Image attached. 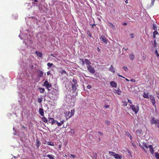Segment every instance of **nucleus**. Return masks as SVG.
Masks as SVG:
<instances>
[{"label":"nucleus","mask_w":159,"mask_h":159,"mask_svg":"<svg viewBox=\"0 0 159 159\" xmlns=\"http://www.w3.org/2000/svg\"><path fill=\"white\" fill-rule=\"evenodd\" d=\"M75 113V110L74 109L70 111V112L69 111H65L64 113V116L67 120L69 118L72 117Z\"/></svg>","instance_id":"f257e3e1"},{"label":"nucleus","mask_w":159,"mask_h":159,"mask_svg":"<svg viewBox=\"0 0 159 159\" xmlns=\"http://www.w3.org/2000/svg\"><path fill=\"white\" fill-rule=\"evenodd\" d=\"M151 124H155V126L159 128V120L156 119L154 117H152L150 120Z\"/></svg>","instance_id":"f03ea898"},{"label":"nucleus","mask_w":159,"mask_h":159,"mask_svg":"<svg viewBox=\"0 0 159 159\" xmlns=\"http://www.w3.org/2000/svg\"><path fill=\"white\" fill-rule=\"evenodd\" d=\"M130 108L134 112L135 114H137L139 110V107L138 105H131L130 106Z\"/></svg>","instance_id":"7ed1b4c3"},{"label":"nucleus","mask_w":159,"mask_h":159,"mask_svg":"<svg viewBox=\"0 0 159 159\" xmlns=\"http://www.w3.org/2000/svg\"><path fill=\"white\" fill-rule=\"evenodd\" d=\"M85 63L87 65V70H94V68L90 65L91 63L88 59H84Z\"/></svg>","instance_id":"20e7f679"},{"label":"nucleus","mask_w":159,"mask_h":159,"mask_svg":"<svg viewBox=\"0 0 159 159\" xmlns=\"http://www.w3.org/2000/svg\"><path fill=\"white\" fill-rule=\"evenodd\" d=\"M43 85L45 86L48 90H50L49 88L52 87V84H49L48 80H46L45 81Z\"/></svg>","instance_id":"39448f33"},{"label":"nucleus","mask_w":159,"mask_h":159,"mask_svg":"<svg viewBox=\"0 0 159 159\" xmlns=\"http://www.w3.org/2000/svg\"><path fill=\"white\" fill-rule=\"evenodd\" d=\"M139 146L140 147V148H143V149L144 150L145 152H147L146 150H145V148L147 149H148V147L146 143H144V142H143L142 143V145H141L140 144V143L139 142Z\"/></svg>","instance_id":"423d86ee"},{"label":"nucleus","mask_w":159,"mask_h":159,"mask_svg":"<svg viewBox=\"0 0 159 159\" xmlns=\"http://www.w3.org/2000/svg\"><path fill=\"white\" fill-rule=\"evenodd\" d=\"M149 97L150 98L151 102H152L153 106L156 108V101L154 97L152 95H150Z\"/></svg>","instance_id":"0eeeda50"},{"label":"nucleus","mask_w":159,"mask_h":159,"mask_svg":"<svg viewBox=\"0 0 159 159\" xmlns=\"http://www.w3.org/2000/svg\"><path fill=\"white\" fill-rule=\"evenodd\" d=\"M71 84L72 86L71 90L73 92H76L77 89V87L79 86V85H76L75 84H73V83H71Z\"/></svg>","instance_id":"6e6552de"},{"label":"nucleus","mask_w":159,"mask_h":159,"mask_svg":"<svg viewBox=\"0 0 159 159\" xmlns=\"http://www.w3.org/2000/svg\"><path fill=\"white\" fill-rule=\"evenodd\" d=\"M100 39L103 42L105 43H107V40L105 36L103 35H101Z\"/></svg>","instance_id":"1a4fd4ad"},{"label":"nucleus","mask_w":159,"mask_h":159,"mask_svg":"<svg viewBox=\"0 0 159 159\" xmlns=\"http://www.w3.org/2000/svg\"><path fill=\"white\" fill-rule=\"evenodd\" d=\"M30 69H31V70H37L38 69V68H37L38 67L35 64H31L30 66Z\"/></svg>","instance_id":"9d476101"},{"label":"nucleus","mask_w":159,"mask_h":159,"mask_svg":"<svg viewBox=\"0 0 159 159\" xmlns=\"http://www.w3.org/2000/svg\"><path fill=\"white\" fill-rule=\"evenodd\" d=\"M39 112L41 116H44V112L43 109L40 108L39 109Z\"/></svg>","instance_id":"9b49d317"},{"label":"nucleus","mask_w":159,"mask_h":159,"mask_svg":"<svg viewBox=\"0 0 159 159\" xmlns=\"http://www.w3.org/2000/svg\"><path fill=\"white\" fill-rule=\"evenodd\" d=\"M125 134L128 136L130 139L131 141L132 142L133 139L131 135L128 132H127L125 133Z\"/></svg>","instance_id":"f8f14e48"},{"label":"nucleus","mask_w":159,"mask_h":159,"mask_svg":"<svg viewBox=\"0 0 159 159\" xmlns=\"http://www.w3.org/2000/svg\"><path fill=\"white\" fill-rule=\"evenodd\" d=\"M114 157L115 159H122V157L121 156L119 155L118 154H116L115 155Z\"/></svg>","instance_id":"ddd939ff"},{"label":"nucleus","mask_w":159,"mask_h":159,"mask_svg":"<svg viewBox=\"0 0 159 159\" xmlns=\"http://www.w3.org/2000/svg\"><path fill=\"white\" fill-rule=\"evenodd\" d=\"M149 148L150 151L152 154L154 153V150L153 147L152 145H149L148 147Z\"/></svg>","instance_id":"4468645a"},{"label":"nucleus","mask_w":159,"mask_h":159,"mask_svg":"<svg viewBox=\"0 0 159 159\" xmlns=\"http://www.w3.org/2000/svg\"><path fill=\"white\" fill-rule=\"evenodd\" d=\"M110 84L112 87H116L117 86V84L113 81H111Z\"/></svg>","instance_id":"2eb2a0df"},{"label":"nucleus","mask_w":159,"mask_h":159,"mask_svg":"<svg viewBox=\"0 0 159 159\" xmlns=\"http://www.w3.org/2000/svg\"><path fill=\"white\" fill-rule=\"evenodd\" d=\"M35 53L37 54V56L39 57H42L43 56L42 53L41 52H38L37 51H36L35 52Z\"/></svg>","instance_id":"dca6fc26"},{"label":"nucleus","mask_w":159,"mask_h":159,"mask_svg":"<svg viewBox=\"0 0 159 159\" xmlns=\"http://www.w3.org/2000/svg\"><path fill=\"white\" fill-rule=\"evenodd\" d=\"M48 121L50 123H51L52 125L54 124V119L52 118L49 117L48 118Z\"/></svg>","instance_id":"f3484780"},{"label":"nucleus","mask_w":159,"mask_h":159,"mask_svg":"<svg viewBox=\"0 0 159 159\" xmlns=\"http://www.w3.org/2000/svg\"><path fill=\"white\" fill-rule=\"evenodd\" d=\"M143 96L144 98H148L149 97H150L149 96L148 93H145L144 92L143 93Z\"/></svg>","instance_id":"a211bd4d"},{"label":"nucleus","mask_w":159,"mask_h":159,"mask_svg":"<svg viewBox=\"0 0 159 159\" xmlns=\"http://www.w3.org/2000/svg\"><path fill=\"white\" fill-rule=\"evenodd\" d=\"M64 121L63 120H61L60 122H59L58 121L57 122L56 124L58 126H60L61 125L64 123Z\"/></svg>","instance_id":"6ab92c4d"},{"label":"nucleus","mask_w":159,"mask_h":159,"mask_svg":"<svg viewBox=\"0 0 159 159\" xmlns=\"http://www.w3.org/2000/svg\"><path fill=\"white\" fill-rule=\"evenodd\" d=\"M36 146L37 148H38L41 144V143L38 139H36Z\"/></svg>","instance_id":"aec40b11"},{"label":"nucleus","mask_w":159,"mask_h":159,"mask_svg":"<svg viewBox=\"0 0 159 159\" xmlns=\"http://www.w3.org/2000/svg\"><path fill=\"white\" fill-rule=\"evenodd\" d=\"M115 93L118 95H120L121 93V92L120 90L119 89L117 90H115Z\"/></svg>","instance_id":"412c9836"},{"label":"nucleus","mask_w":159,"mask_h":159,"mask_svg":"<svg viewBox=\"0 0 159 159\" xmlns=\"http://www.w3.org/2000/svg\"><path fill=\"white\" fill-rule=\"evenodd\" d=\"M38 89L39 90L40 92L41 93H43L45 91L44 89L43 88L39 87Z\"/></svg>","instance_id":"4be33fe9"},{"label":"nucleus","mask_w":159,"mask_h":159,"mask_svg":"<svg viewBox=\"0 0 159 159\" xmlns=\"http://www.w3.org/2000/svg\"><path fill=\"white\" fill-rule=\"evenodd\" d=\"M43 117L42 118V120L45 123H47L48 120L44 116H43Z\"/></svg>","instance_id":"5701e85b"},{"label":"nucleus","mask_w":159,"mask_h":159,"mask_svg":"<svg viewBox=\"0 0 159 159\" xmlns=\"http://www.w3.org/2000/svg\"><path fill=\"white\" fill-rule=\"evenodd\" d=\"M72 81L73 83V84H75L76 85H78L77 84V81L76 79L73 78V79Z\"/></svg>","instance_id":"b1692460"},{"label":"nucleus","mask_w":159,"mask_h":159,"mask_svg":"<svg viewBox=\"0 0 159 159\" xmlns=\"http://www.w3.org/2000/svg\"><path fill=\"white\" fill-rule=\"evenodd\" d=\"M60 73L62 75H68V73L66 72L65 70H61Z\"/></svg>","instance_id":"393cba45"},{"label":"nucleus","mask_w":159,"mask_h":159,"mask_svg":"<svg viewBox=\"0 0 159 159\" xmlns=\"http://www.w3.org/2000/svg\"><path fill=\"white\" fill-rule=\"evenodd\" d=\"M155 156L157 159H159V153L158 152L155 153Z\"/></svg>","instance_id":"a878e982"},{"label":"nucleus","mask_w":159,"mask_h":159,"mask_svg":"<svg viewBox=\"0 0 159 159\" xmlns=\"http://www.w3.org/2000/svg\"><path fill=\"white\" fill-rule=\"evenodd\" d=\"M47 144L51 146H54V143L52 142H48Z\"/></svg>","instance_id":"bb28decb"},{"label":"nucleus","mask_w":159,"mask_h":159,"mask_svg":"<svg viewBox=\"0 0 159 159\" xmlns=\"http://www.w3.org/2000/svg\"><path fill=\"white\" fill-rule=\"evenodd\" d=\"M47 157L50 159H55L54 158V156L48 154L47 155Z\"/></svg>","instance_id":"cd10ccee"},{"label":"nucleus","mask_w":159,"mask_h":159,"mask_svg":"<svg viewBox=\"0 0 159 159\" xmlns=\"http://www.w3.org/2000/svg\"><path fill=\"white\" fill-rule=\"evenodd\" d=\"M43 72L42 71H39V73L38 75V76L39 77H41L43 76Z\"/></svg>","instance_id":"c85d7f7f"},{"label":"nucleus","mask_w":159,"mask_h":159,"mask_svg":"<svg viewBox=\"0 0 159 159\" xmlns=\"http://www.w3.org/2000/svg\"><path fill=\"white\" fill-rule=\"evenodd\" d=\"M129 57H130V59L131 60H134V54H131L130 55Z\"/></svg>","instance_id":"c756f323"},{"label":"nucleus","mask_w":159,"mask_h":159,"mask_svg":"<svg viewBox=\"0 0 159 159\" xmlns=\"http://www.w3.org/2000/svg\"><path fill=\"white\" fill-rule=\"evenodd\" d=\"M109 154L111 156H115V155L116 154V153L115 152H109Z\"/></svg>","instance_id":"7c9ffc66"},{"label":"nucleus","mask_w":159,"mask_h":159,"mask_svg":"<svg viewBox=\"0 0 159 159\" xmlns=\"http://www.w3.org/2000/svg\"><path fill=\"white\" fill-rule=\"evenodd\" d=\"M108 23L110 24V25L109 26L111 28H114L115 27V26L111 22H108Z\"/></svg>","instance_id":"2f4dec72"},{"label":"nucleus","mask_w":159,"mask_h":159,"mask_svg":"<svg viewBox=\"0 0 159 159\" xmlns=\"http://www.w3.org/2000/svg\"><path fill=\"white\" fill-rule=\"evenodd\" d=\"M87 35L90 37H92V36L91 35V34L90 33V32L89 30H88L87 31Z\"/></svg>","instance_id":"473e14b6"},{"label":"nucleus","mask_w":159,"mask_h":159,"mask_svg":"<svg viewBox=\"0 0 159 159\" xmlns=\"http://www.w3.org/2000/svg\"><path fill=\"white\" fill-rule=\"evenodd\" d=\"M157 27L156 26V25L153 24V29L154 30H157Z\"/></svg>","instance_id":"72a5a7b5"},{"label":"nucleus","mask_w":159,"mask_h":159,"mask_svg":"<svg viewBox=\"0 0 159 159\" xmlns=\"http://www.w3.org/2000/svg\"><path fill=\"white\" fill-rule=\"evenodd\" d=\"M97 156H98V155H97V153H94L93 154V157L95 159H96L97 158Z\"/></svg>","instance_id":"f704fd0d"},{"label":"nucleus","mask_w":159,"mask_h":159,"mask_svg":"<svg viewBox=\"0 0 159 159\" xmlns=\"http://www.w3.org/2000/svg\"><path fill=\"white\" fill-rule=\"evenodd\" d=\"M79 60L81 61L82 62V65H84V60L83 59L80 58H79Z\"/></svg>","instance_id":"c9c22d12"},{"label":"nucleus","mask_w":159,"mask_h":159,"mask_svg":"<svg viewBox=\"0 0 159 159\" xmlns=\"http://www.w3.org/2000/svg\"><path fill=\"white\" fill-rule=\"evenodd\" d=\"M42 98H40L38 99V102L39 103H41L42 102Z\"/></svg>","instance_id":"e433bc0d"},{"label":"nucleus","mask_w":159,"mask_h":159,"mask_svg":"<svg viewBox=\"0 0 159 159\" xmlns=\"http://www.w3.org/2000/svg\"><path fill=\"white\" fill-rule=\"evenodd\" d=\"M53 65V64L52 63H47V66L49 67H51Z\"/></svg>","instance_id":"4c0bfd02"},{"label":"nucleus","mask_w":159,"mask_h":159,"mask_svg":"<svg viewBox=\"0 0 159 159\" xmlns=\"http://www.w3.org/2000/svg\"><path fill=\"white\" fill-rule=\"evenodd\" d=\"M155 53L156 54V55L157 57H159V54L158 53V52H157V50H156V51H155Z\"/></svg>","instance_id":"58836bf2"},{"label":"nucleus","mask_w":159,"mask_h":159,"mask_svg":"<svg viewBox=\"0 0 159 159\" xmlns=\"http://www.w3.org/2000/svg\"><path fill=\"white\" fill-rule=\"evenodd\" d=\"M129 36H130V38H134V34H129Z\"/></svg>","instance_id":"ea45409f"},{"label":"nucleus","mask_w":159,"mask_h":159,"mask_svg":"<svg viewBox=\"0 0 159 159\" xmlns=\"http://www.w3.org/2000/svg\"><path fill=\"white\" fill-rule=\"evenodd\" d=\"M92 86L90 84H88L87 86V88L88 89H90L91 88Z\"/></svg>","instance_id":"a19ab883"},{"label":"nucleus","mask_w":159,"mask_h":159,"mask_svg":"<svg viewBox=\"0 0 159 159\" xmlns=\"http://www.w3.org/2000/svg\"><path fill=\"white\" fill-rule=\"evenodd\" d=\"M90 71V72L92 73V74H94L95 72V70H89Z\"/></svg>","instance_id":"79ce46f5"},{"label":"nucleus","mask_w":159,"mask_h":159,"mask_svg":"<svg viewBox=\"0 0 159 159\" xmlns=\"http://www.w3.org/2000/svg\"><path fill=\"white\" fill-rule=\"evenodd\" d=\"M151 5L153 6L154 5L155 0H151Z\"/></svg>","instance_id":"37998d69"},{"label":"nucleus","mask_w":159,"mask_h":159,"mask_svg":"<svg viewBox=\"0 0 159 159\" xmlns=\"http://www.w3.org/2000/svg\"><path fill=\"white\" fill-rule=\"evenodd\" d=\"M153 34L156 35L158 34V32L156 31V30H155L153 32Z\"/></svg>","instance_id":"c03bdc74"},{"label":"nucleus","mask_w":159,"mask_h":159,"mask_svg":"<svg viewBox=\"0 0 159 159\" xmlns=\"http://www.w3.org/2000/svg\"><path fill=\"white\" fill-rule=\"evenodd\" d=\"M106 123L107 125H110V122L108 121H106Z\"/></svg>","instance_id":"a18cd8bd"},{"label":"nucleus","mask_w":159,"mask_h":159,"mask_svg":"<svg viewBox=\"0 0 159 159\" xmlns=\"http://www.w3.org/2000/svg\"><path fill=\"white\" fill-rule=\"evenodd\" d=\"M137 132L139 135V134L141 133V130H138L137 131Z\"/></svg>","instance_id":"49530a36"},{"label":"nucleus","mask_w":159,"mask_h":159,"mask_svg":"<svg viewBox=\"0 0 159 159\" xmlns=\"http://www.w3.org/2000/svg\"><path fill=\"white\" fill-rule=\"evenodd\" d=\"M128 101L129 103H130V104H132V101L130 99H128Z\"/></svg>","instance_id":"de8ad7c7"},{"label":"nucleus","mask_w":159,"mask_h":159,"mask_svg":"<svg viewBox=\"0 0 159 159\" xmlns=\"http://www.w3.org/2000/svg\"><path fill=\"white\" fill-rule=\"evenodd\" d=\"M70 156V157H72L73 158H74L75 157V155L72 154H71Z\"/></svg>","instance_id":"09e8293b"},{"label":"nucleus","mask_w":159,"mask_h":159,"mask_svg":"<svg viewBox=\"0 0 159 159\" xmlns=\"http://www.w3.org/2000/svg\"><path fill=\"white\" fill-rule=\"evenodd\" d=\"M128 102H124V105L125 106H126L127 105Z\"/></svg>","instance_id":"8fccbe9b"},{"label":"nucleus","mask_w":159,"mask_h":159,"mask_svg":"<svg viewBox=\"0 0 159 159\" xmlns=\"http://www.w3.org/2000/svg\"><path fill=\"white\" fill-rule=\"evenodd\" d=\"M130 81H131L134 82H136V80H135L133 79H131L130 80Z\"/></svg>","instance_id":"3c124183"},{"label":"nucleus","mask_w":159,"mask_h":159,"mask_svg":"<svg viewBox=\"0 0 159 159\" xmlns=\"http://www.w3.org/2000/svg\"><path fill=\"white\" fill-rule=\"evenodd\" d=\"M91 25L92 28H94V26L95 25H96L95 24H94L93 25Z\"/></svg>","instance_id":"603ef678"},{"label":"nucleus","mask_w":159,"mask_h":159,"mask_svg":"<svg viewBox=\"0 0 159 159\" xmlns=\"http://www.w3.org/2000/svg\"><path fill=\"white\" fill-rule=\"evenodd\" d=\"M117 75H118V76L119 77H122V78H125L124 77L122 76V75H120L119 74H118Z\"/></svg>","instance_id":"864d4df0"},{"label":"nucleus","mask_w":159,"mask_h":159,"mask_svg":"<svg viewBox=\"0 0 159 159\" xmlns=\"http://www.w3.org/2000/svg\"><path fill=\"white\" fill-rule=\"evenodd\" d=\"M132 145L134 147L136 148V145L135 144L133 143H132Z\"/></svg>","instance_id":"5fc2aeb1"},{"label":"nucleus","mask_w":159,"mask_h":159,"mask_svg":"<svg viewBox=\"0 0 159 159\" xmlns=\"http://www.w3.org/2000/svg\"><path fill=\"white\" fill-rule=\"evenodd\" d=\"M98 134H100V135H102L103 134V133L102 132H98Z\"/></svg>","instance_id":"6e6d98bb"},{"label":"nucleus","mask_w":159,"mask_h":159,"mask_svg":"<svg viewBox=\"0 0 159 159\" xmlns=\"http://www.w3.org/2000/svg\"><path fill=\"white\" fill-rule=\"evenodd\" d=\"M47 74L48 75H49L50 74V71H48L47 72Z\"/></svg>","instance_id":"4d7b16f0"},{"label":"nucleus","mask_w":159,"mask_h":159,"mask_svg":"<svg viewBox=\"0 0 159 159\" xmlns=\"http://www.w3.org/2000/svg\"><path fill=\"white\" fill-rule=\"evenodd\" d=\"M54 121V122H54V124H55V123L56 124L57 123V120H54V121Z\"/></svg>","instance_id":"13d9d810"},{"label":"nucleus","mask_w":159,"mask_h":159,"mask_svg":"<svg viewBox=\"0 0 159 159\" xmlns=\"http://www.w3.org/2000/svg\"><path fill=\"white\" fill-rule=\"evenodd\" d=\"M109 107V106L108 105H106L105 107L106 108H108Z\"/></svg>","instance_id":"bf43d9fd"},{"label":"nucleus","mask_w":159,"mask_h":159,"mask_svg":"<svg viewBox=\"0 0 159 159\" xmlns=\"http://www.w3.org/2000/svg\"><path fill=\"white\" fill-rule=\"evenodd\" d=\"M113 69V66H112V65H111V67L110 68V70H112V69Z\"/></svg>","instance_id":"052dcab7"},{"label":"nucleus","mask_w":159,"mask_h":159,"mask_svg":"<svg viewBox=\"0 0 159 159\" xmlns=\"http://www.w3.org/2000/svg\"><path fill=\"white\" fill-rule=\"evenodd\" d=\"M125 3L126 4H127L128 3V0H126L125 1Z\"/></svg>","instance_id":"680f3d73"},{"label":"nucleus","mask_w":159,"mask_h":159,"mask_svg":"<svg viewBox=\"0 0 159 159\" xmlns=\"http://www.w3.org/2000/svg\"><path fill=\"white\" fill-rule=\"evenodd\" d=\"M123 68L124 69V70H126L127 69V67L125 66H124Z\"/></svg>","instance_id":"e2e57ef3"},{"label":"nucleus","mask_w":159,"mask_h":159,"mask_svg":"<svg viewBox=\"0 0 159 159\" xmlns=\"http://www.w3.org/2000/svg\"><path fill=\"white\" fill-rule=\"evenodd\" d=\"M123 25H127V23H124L123 24Z\"/></svg>","instance_id":"0e129e2a"},{"label":"nucleus","mask_w":159,"mask_h":159,"mask_svg":"<svg viewBox=\"0 0 159 159\" xmlns=\"http://www.w3.org/2000/svg\"><path fill=\"white\" fill-rule=\"evenodd\" d=\"M98 51L99 52L100 51V49L98 48Z\"/></svg>","instance_id":"69168bd1"},{"label":"nucleus","mask_w":159,"mask_h":159,"mask_svg":"<svg viewBox=\"0 0 159 159\" xmlns=\"http://www.w3.org/2000/svg\"><path fill=\"white\" fill-rule=\"evenodd\" d=\"M155 36H156L155 34H153V38H155Z\"/></svg>","instance_id":"338daca9"},{"label":"nucleus","mask_w":159,"mask_h":159,"mask_svg":"<svg viewBox=\"0 0 159 159\" xmlns=\"http://www.w3.org/2000/svg\"><path fill=\"white\" fill-rule=\"evenodd\" d=\"M22 127L23 129H26V127L25 126H22Z\"/></svg>","instance_id":"774afa93"}]
</instances>
